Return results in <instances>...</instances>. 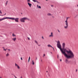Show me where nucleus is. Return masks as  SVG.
Returning a JSON list of instances; mask_svg holds the SVG:
<instances>
[{
	"label": "nucleus",
	"instance_id": "1",
	"mask_svg": "<svg viewBox=\"0 0 78 78\" xmlns=\"http://www.w3.org/2000/svg\"><path fill=\"white\" fill-rule=\"evenodd\" d=\"M57 47L58 48L60 49L62 53L64 55L67 59H71V58H74V54L72 52V51L69 48H66L64 49L65 47H63L62 49L61 48V45L60 44V41L59 40L57 42Z\"/></svg>",
	"mask_w": 78,
	"mask_h": 78
},
{
	"label": "nucleus",
	"instance_id": "2",
	"mask_svg": "<svg viewBox=\"0 0 78 78\" xmlns=\"http://www.w3.org/2000/svg\"><path fill=\"white\" fill-rule=\"evenodd\" d=\"M25 20H30V19H28L27 18L24 17L23 18H21L20 19V21H21V22H25Z\"/></svg>",
	"mask_w": 78,
	"mask_h": 78
},
{
	"label": "nucleus",
	"instance_id": "3",
	"mask_svg": "<svg viewBox=\"0 0 78 78\" xmlns=\"http://www.w3.org/2000/svg\"><path fill=\"white\" fill-rule=\"evenodd\" d=\"M67 18H66V20L65 21V22L66 23L65 25H66V26H64V28L66 29L68 27V23L67 22Z\"/></svg>",
	"mask_w": 78,
	"mask_h": 78
},
{
	"label": "nucleus",
	"instance_id": "4",
	"mask_svg": "<svg viewBox=\"0 0 78 78\" xmlns=\"http://www.w3.org/2000/svg\"><path fill=\"white\" fill-rule=\"evenodd\" d=\"M65 62L66 63V64H69V63L70 62V61H69L67 59H66L65 60Z\"/></svg>",
	"mask_w": 78,
	"mask_h": 78
},
{
	"label": "nucleus",
	"instance_id": "5",
	"mask_svg": "<svg viewBox=\"0 0 78 78\" xmlns=\"http://www.w3.org/2000/svg\"><path fill=\"white\" fill-rule=\"evenodd\" d=\"M18 20H19L18 18H16L15 19V20L16 22H19V21H18Z\"/></svg>",
	"mask_w": 78,
	"mask_h": 78
},
{
	"label": "nucleus",
	"instance_id": "6",
	"mask_svg": "<svg viewBox=\"0 0 78 78\" xmlns=\"http://www.w3.org/2000/svg\"><path fill=\"white\" fill-rule=\"evenodd\" d=\"M15 66H16L17 68L18 69H20V67L18 66V65L16 63H15Z\"/></svg>",
	"mask_w": 78,
	"mask_h": 78
},
{
	"label": "nucleus",
	"instance_id": "7",
	"mask_svg": "<svg viewBox=\"0 0 78 78\" xmlns=\"http://www.w3.org/2000/svg\"><path fill=\"white\" fill-rule=\"evenodd\" d=\"M32 1H33L34 2H37V3H40V2H38V1L36 0H32Z\"/></svg>",
	"mask_w": 78,
	"mask_h": 78
},
{
	"label": "nucleus",
	"instance_id": "8",
	"mask_svg": "<svg viewBox=\"0 0 78 78\" xmlns=\"http://www.w3.org/2000/svg\"><path fill=\"white\" fill-rule=\"evenodd\" d=\"M49 37H53V33H51V34L49 36Z\"/></svg>",
	"mask_w": 78,
	"mask_h": 78
},
{
	"label": "nucleus",
	"instance_id": "9",
	"mask_svg": "<svg viewBox=\"0 0 78 78\" xmlns=\"http://www.w3.org/2000/svg\"><path fill=\"white\" fill-rule=\"evenodd\" d=\"M48 47H51V48H53V49H54V48L53 47L51 46L50 44L48 45Z\"/></svg>",
	"mask_w": 78,
	"mask_h": 78
},
{
	"label": "nucleus",
	"instance_id": "10",
	"mask_svg": "<svg viewBox=\"0 0 78 78\" xmlns=\"http://www.w3.org/2000/svg\"><path fill=\"white\" fill-rule=\"evenodd\" d=\"M28 5H29V6L30 7H31V5H32L31 4L28 2Z\"/></svg>",
	"mask_w": 78,
	"mask_h": 78
},
{
	"label": "nucleus",
	"instance_id": "11",
	"mask_svg": "<svg viewBox=\"0 0 78 78\" xmlns=\"http://www.w3.org/2000/svg\"><path fill=\"white\" fill-rule=\"evenodd\" d=\"M62 47H65V43H63L62 44Z\"/></svg>",
	"mask_w": 78,
	"mask_h": 78
},
{
	"label": "nucleus",
	"instance_id": "12",
	"mask_svg": "<svg viewBox=\"0 0 78 78\" xmlns=\"http://www.w3.org/2000/svg\"><path fill=\"white\" fill-rule=\"evenodd\" d=\"M12 40L13 41H16V38H14L12 39Z\"/></svg>",
	"mask_w": 78,
	"mask_h": 78
},
{
	"label": "nucleus",
	"instance_id": "13",
	"mask_svg": "<svg viewBox=\"0 0 78 78\" xmlns=\"http://www.w3.org/2000/svg\"><path fill=\"white\" fill-rule=\"evenodd\" d=\"M47 15L48 16H52V15L50 13H48L47 14Z\"/></svg>",
	"mask_w": 78,
	"mask_h": 78
},
{
	"label": "nucleus",
	"instance_id": "14",
	"mask_svg": "<svg viewBox=\"0 0 78 78\" xmlns=\"http://www.w3.org/2000/svg\"><path fill=\"white\" fill-rule=\"evenodd\" d=\"M2 20H4V19H8V17H5V18H2Z\"/></svg>",
	"mask_w": 78,
	"mask_h": 78
},
{
	"label": "nucleus",
	"instance_id": "15",
	"mask_svg": "<svg viewBox=\"0 0 78 78\" xmlns=\"http://www.w3.org/2000/svg\"><path fill=\"white\" fill-rule=\"evenodd\" d=\"M32 64L33 65H34V62L33 61V60L32 61Z\"/></svg>",
	"mask_w": 78,
	"mask_h": 78
},
{
	"label": "nucleus",
	"instance_id": "16",
	"mask_svg": "<svg viewBox=\"0 0 78 78\" xmlns=\"http://www.w3.org/2000/svg\"><path fill=\"white\" fill-rule=\"evenodd\" d=\"M34 41L35 42V43L37 44V45H38V43H37V41H36L35 40Z\"/></svg>",
	"mask_w": 78,
	"mask_h": 78
},
{
	"label": "nucleus",
	"instance_id": "17",
	"mask_svg": "<svg viewBox=\"0 0 78 78\" xmlns=\"http://www.w3.org/2000/svg\"><path fill=\"white\" fill-rule=\"evenodd\" d=\"M9 53H8L6 55V56H9Z\"/></svg>",
	"mask_w": 78,
	"mask_h": 78
},
{
	"label": "nucleus",
	"instance_id": "18",
	"mask_svg": "<svg viewBox=\"0 0 78 78\" xmlns=\"http://www.w3.org/2000/svg\"><path fill=\"white\" fill-rule=\"evenodd\" d=\"M11 19H12V20H15V19L14 18H11Z\"/></svg>",
	"mask_w": 78,
	"mask_h": 78
},
{
	"label": "nucleus",
	"instance_id": "19",
	"mask_svg": "<svg viewBox=\"0 0 78 78\" xmlns=\"http://www.w3.org/2000/svg\"><path fill=\"white\" fill-rule=\"evenodd\" d=\"M30 57H29L28 59V62L30 61Z\"/></svg>",
	"mask_w": 78,
	"mask_h": 78
},
{
	"label": "nucleus",
	"instance_id": "20",
	"mask_svg": "<svg viewBox=\"0 0 78 78\" xmlns=\"http://www.w3.org/2000/svg\"><path fill=\"white\" fill-rule=\"evenodd\" d=\"M27 2H30V0H27Z\"/></svg>",
	"mask_w": 78,
	"mask_h": 78
},
{
	"label": "nucleus",
	"instance_id": "21",
	"mask_svg": "<svg viewBox=\"0 0 78 78\" xmlns=\"http://www.w3.org/2000/svg\"><path fill=\"white\" fill-rule=\"evenodd\" d=\"M12 36H14V37L16 36V35L14 34H12Z\"/></svg>",
	"mask_w": 78,
	"mask_h": 78
},
{
	"label": "nucleus",
	"instance_id": "22",
	"mask_svg": "<svg viewBox=\"0 0 78 78\" xmlns=\"http://www.w3.org/2000/svg\"><path fill=\"white\" fill-rule=\"evenodd\" d=\"M38 8H40V9H41V7L40 6H39Z\"/></svg>",
	"mask_w": 78,
	"mask_h": 78
},
{
	"label": "nucleus",
	"instance_id": "23",
	"mask_svg": "<svg viewBox=\"0 0 78 78\" xmlns=\"http://www.w3.org/2000/svg\"><path fill=\"white\" fill-rule=\"evenodd\" d=\"M0 13H1V14H2V12L1 10H0Z\"/></svg>",
	"mask_w": 78,
	"mask_h": 78
},
{
	"label": "nucleus",
	"instance_id": "24",
	"mask_svg": "<svg viewBox=\"0 0 78 78\" xmlns=\"http://www.w3.org/2000/svg\"><path fill=\"white\" fill-rule=\"evenodd\" d=\"M5 15H6V13H5L4 15H1V16H5Z\"/></svg>",
	"mask_w": 78,
	"mask_h": 78
},
{
	"label": "nucleus",
	"instance_id": "25",
	"mask_svg": "<svg viewBox=\"0 0 78 78\" xmlns=\"http://www.w3.org/2000/svg\"><path fill=\"white\" fill-rule=\"evenodd\" d=\"M8 1H7V2H6V4H5V5H7V3H8Z\"/></svg>",
	"mask_w": 78,
	"mask_h": 78
},
{
	"label": "nucleus",
	"instance_id": "26",
	"mask_svg": "<svg viewBox=\"0 0 78 78\" xmlns=\"http://www.w3.org/2000/svg\"><path fill=\"white\" fill-rule=\"evenodd\" d=\"M2 20H2V18L1 19H0V21H2Z\"/></svg>",
	"mask_w": 78,
	"mask_h": 78
},
{
	"label": "nucleus",
	"instance_id": "27",
	"mask_svg": "<svg viewBox=\"0 0 78 78\" xmlns=\"http://www.w3.org/2000/svg\"><path fill=\"white\" fill-rule=\"evenodd\" d=\"M27 38L28 40H30V38H29V37H27Z\"/></svg>",
	"mask_w": 78,
	"mask_h": 78
},
{
	"label": "nucleus",
	"instance_id": "28",
	"mask_svg": "<svg viewBox=\"0 0 78 78\" xmlns=\"http://www.w3.org/2000/svg\"><path fill=\"white\" fill-rule=\"evenodd\" d=\"M8 19H11V18H10V17H8Z\"/></svg>",
	"mask_w": 78,
	"mask_h": 78
},
{
	"label": "nucleus",
	"instance_id": "29",
	"mask_svg": "<svg viewBox=\"0 0 78 78\" xmlns=\"http://www.w3.org/2000/svg\"><path fill=\"white\" fill-rule=\"evenodd\" d=\"M42 38L43 39H44V37H42Z\"/></svg>",
	"mask_w": 78,
	"mask_h": 78
},
{
	"label": "nucleus",
	"instance_id": "30",
	"mask_svg": "<svg viewBox=\"0 0 78 78\" xmlns=\"http://www.w3.org/2000/svg\"><path fill=\"white\" fill-rule=\"evenodd\" d=\"M58 32H59V33H60V31H59V30H58Z\"/></svg>",
	"mask_w": 78,
	"mask_h": 78
},
{
	"label": "nucleus",
	"instance_id": "31",
	"mask_svg": "<svg viewBox=\"0 0 78 78\" xmlns=\"http://www.w3.org/2000/svg\"><path fill=\"white\" fill-rule=\"evenodd\" d=\"M4 50L5 51H6V49H4Z\"/></svg>",
	"mask_w": 78,
	"mask_h": 78
},
{
	"label": "nucleus",
	"instance_id": "32",
	"mask_svg": "<svg viewBox=\"0 0 78 78\" xmlns=\"http://www.w3.org/2000/svg\"><path fill=\"white\" fill-rule=\"evenodd\" d=\"M21 60H23V59H22V57L21 58Z\"/></svg>",
	"mask_w": 78,
	"mask_h": 78
},
{
	"label": "nucleus",
	"instance_id": "33",
	"mask_svg": "<svg viewBox=\"0 0 78 78\" xmlns=\"http://www.w3.org/2000/svg\"><path fill=\"white\" fill-rule=\"evenodd\" d=\"M69 17H66V19H69Z\"/></svg>",
	"mask_w": 78,
	"mask_h": 78
},
{
	"label": "nucleus",
	"instance_id": "34",
	"mask_svg": "<svg viewBox=\"0 0 78 78\" xmlns=\"http://www.w3.org/2000/svg\"><path fill=\"white\" fill-rule=\"evenodd\" d=\"M45 56V54H44V56Z\"/></svg>",
	"mask_w": 78,
	"mask_h": 78
},
{
	"label": "nucleus",
	"instance_id": "35",
	"mask_svg": "<svg viewBox=\"0 0 78 78\" xmlns=\"http://www.w3.org/2000/svg\"><path fill=\"white\" fill-rule=\"evenodd\" d=\"M51 6L52 7H53V5H51Z\"/></svg>",
	"mask_w": 78,
	"mask_h": 78
},
{
	"label": "nucleus",
	"instance_id": "36",
	"mask_svg": "<svg viewBox=\"0 0 78 78\" xmlns=\"http://www.w3.org/2000/svg\"><path fill=\"white\" fill-rule=\"evenodd\" d=\"M77 69H76V72H77Z\"/></svg>",
	"mask_w": 78,
	"mask_h": 78
},
{
	"label": "nucleus",
	"instance_id": "37",
	"mask_svg": "<svg viewBox=\"0 0 78 78\" xmlns=\"http://www.w3.org/2000/svg\"><path fill=\"white\" fill-rule=\"evenodd\" d=\"M37 7H38V5H37Z\"/></svg>",
	"mask_w": 78,
	"mask_h": 78
},
{
	"label": "nucleus",
	"instance_id": "38",
	"mask_svg": "<svg viewBox=\"0 0 78 78\" xmlns=\"http://www.w3.org/2000/svg\"><path fill=\"white\" fill-rule=\"evenodd\" d=\"M60 60L61 61H62L61 59Z\"/></svg>",
	"mask_w": 78,
	"mask_h": 78
},
{
	"label": "nucleus",
	"instance_id": "39",
	"mask_svg": "<svg viewBox=\"0 0 78 78\" xmlns=\"http://www.w3.org/2000/svg\"><path fill=\"white\" fill-rule=\"evenodd\" d=\"M8 50L9 51L10 50V49H8Z\"/></svg>",
	"mask_w": 78,
	"mask_h": 78
},
{
	"label": "nucleus",
	"instance_id": "40",
	"mask_svg": "<svg viewBox=\"0 0 78 78\" xmlns=\"http://www.w3.org/2000/svg\"><path fill=\"white\" fill-rule=\"evenodd\" d=\"M42 60H41V62H42Z\"/></svg>",
	"mask_w": 78,
	"mask_h": 78
},
{
	"label": "nucleus",
	"instance_id": "41",
	"mask_svg": "<svg viewBox=\"0 0 78 78\" xmlns=\"http://www.w3.org/2000/svg\"><path fill=\"white\" fill-rule=\"evenodd\" d=\"M20 78H22V77L21 76Z\"/></svg>",
	"mask_w": 78,
	"mask_h": 78
},
{
	"label": "nucleus",
	"instance_id": "42",
	"mask_svg": "<svg viewBox=\"0 0 78 78\" xmlns=\"http://www.w3.org/2000/svg\"><path fill=\"white\" fill-rule=\"evenodd\" d=\"M46 72H47V73L48 72V71H46Z\"/></svg>",
	"mask_w": 78,
	"mask_h": 78
},
{
	"label": "nucleus",
	"instance_id": "43",
	"mask_svg": "<svg viewBox=\"0 0 78 78\" xmlns=\"http://www.w3.org/2000/svg\"><path fill=\"white\" fill-rule=\"evenodd\" d=\"M77 6L78 7V5H77Z\"/></svg>",
	"mask_w": 78,
	"mask_h": 78
},
{
	"label": "nucleus",
	"instance_id": "44",
	"mask_svg": "<svg viewBox=\"0 0 78 78\" xmlns=\"http://www.w3.org/2000/svg\"><path fill=\"white\" fill-rule=\"evenodd\" d=\"M40 45H41V44L40 45H38V46H40Z\"/></svg>",
	"mask_w": 78,
	"mask_h": 78
},
{
	"label": "nucleus",
	"instance_id": "45",
	"mask_svg": "<svg viewBox=\"0 0 78 78\" xmlns=\"http://www.w3.org/2000/svg\"><path fill=\"white\" fill-rule=\"evenodd\" d=\"M52 17H54V16H52Z\"/></svg>",
	"mask_w": 78,
	"mask_h": 78
},
{
	"label": "nucleus",
	"instance_id": "46",
	"mask_svg": "<svg viewBox=\"0 0 78 78\" xmlns=\"http://www.w3.org/2000/svg\"><path fill=\"white\" fill-rule=\"evenodd\" d=\"M3 48H5L3 47Z\"/></svg>",
	"mask_w": 78,
	"mask_h": 78
},
{
	"label": "nucleus",
	"instance_id": "47",
	"mask_svg": "<svg viewBox=\"0 0 78 78\" xmlns=\"http://www.w3.org/2000/svg\"><path fill=\"white\" fill-rule=\"evenodd\" d=\"M0 78H2V77H0Z\"/></svg>",
	"mask_w": 78,
	"mask_h": 78
},
{
	"label": "nucleus",
	"instance_id": "48",
	"mask_svg": "<svg viewBox=\"0 0 78 78\" xmlns=\"http://www.w3.org/2000/svg\"><path fill=\"white\" fill-rule=\"evenodd\" d=\"M47 0H46V1H47Z\"/></svg>",
	"mask_w": 78,
	"mask_h": 78
},
{
	"label": "nucleus",
	"instance_id": "49",
	"mask_svg": "<svg viewBox=\"0 0 78 78\" xmlns=\"http://www.w3.org/2000/svg\"><path fill=\"white\" fill-rule=\"evenodd\" d=\"M51 53H52V52H51Z\"/></svg>",
	"mask_w": 78,
	"mask_h": 78
},
{
	"label": "nucleus",
	"instance_id": "50",
	"mask_svg": "<svg viewBox=\"0 0 78 78\" xmlns=\"http://www.w3.org/2000/svg\"><path fill=\"white\" fill-rule=\"evenodd\" d=\"M36 59H37V58H36Z\"/></svg>",
	"mask_w": 78,
	"mask_h": 78
},
{
	"label": "nucleus",
	"instance_id": "51",
	"mask_svg": "<svg viewBox=\"0 0 78 78\" xmlns=\"http://www.w3.org/2000/svg\"><path fill=\"white\" fill-rule=\"evenodd\" d=\"M0 16H2V15H0Z\"/></svg>",
	"mask_w": 78,
	"mask_h": 78
}]
</instances>
